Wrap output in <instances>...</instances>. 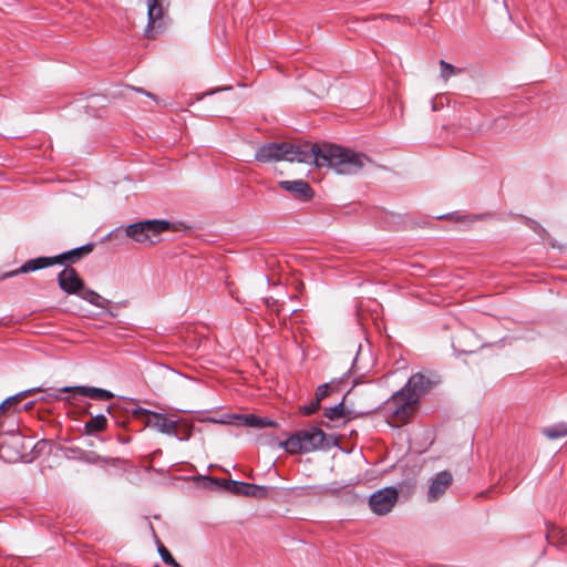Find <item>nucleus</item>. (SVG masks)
Wrapping results in <instances>:
<instances>
[{"mask_svg":"<svg viewBox=\"0 0 567 567\" xmlns=\"http://www.w3.org/2000/svg\"><path fill=\"white\" fill-rule=\"evenodd\" d=\"M378 19H380V20L385 19V20H393V21L395 20V21H396V20H399V17H396V16H383V14H381V16H379L378 18H375V20H378Z\"/></svg>","mask_w":567,"mask_h":567,"instance_id":"nucleus-28","label":"nucleus"},{"mask_svg":"<svg viewBox=\"0 0 567 567\" xmlns=\"http://www.w3.org/2000/svg\"><path fill=\"white\" fill-rule=\"evenodd\" d=\"M171 229V224L164 219H147L126 226L125 236L138 244L153 245L157 237Z\"/></svg>","mask_w":567,"mask_h":567,"instance_id":"nucleus-5","label":"nucleus"},{"mask_svg":"<svg viewBox=\"0 0 567 567\" xmlns=\"http://www.w3.org/2000/svg\"><path fill=\"white\" fill-rule=\"evenodd\" d=\"M225 487L236 495L250 496L256 498H266L268 496V488L266 486L239 482V481H225Z\"/></svg>","mask_w":567,"mask_h":567,"instance_id":"nucleus-12","label":"nucleus"},{"mask_svg":"<svg viewBox=\"0 0 567 567\" xmlns=\"http://www.w3.org/2000/svg\"><path fill=\"white\" fill-rule=\"evenodd\" d=\"M76 296L97 308L105 309L110 305V300L103 298L96 291L85 287V284L83 285L81 291L76 293Z\"/></svg>","mask_w":567,"mask_h":567,"instance_id":"nucleus-17","label":"nucleus"},{"mask_svg":"<svg viewBox=\"0 0 567 567\" xmlns=\"http://www.w3.org/2000/svg\"><path fill=\"white\" fill-rule=\"evenodd\" d=\"M163 0H147V25L145 28L146 38L152 39L163 31Z\"/></svg>","mask_w":567,"mask_h":567,"instance_id":"nucleus-9","label":"nucleus"},{"mask_svg":"<svg viewBox=\"0 0 567 567\" xmlns=\"http://www.w3.org/2000/svg\"><path fill=\"white\" fill-rule=\"evenodd\" d=\"M453 475L449 471H441L436 473L431 480L427 489V499L435 502L442 497L449 487L452 485Z\"/></svg>","mask_w":567,"mask_h":567,"instance_id":"nucleus-11","label":"nucleus"},{"mask_svg":"<svg viewBox=\"0 0 567 567\" xmlns=\"http://www.w3.org/2000/svg\"><path fill=\"white\" fill-rule=\"evenodd\" d=\"M238 419L243 421L244 425L249 426V427L262 429L266 426L275 425L274 421H271L267 417H260V416H257L254 414L241 415V416H238Z\"/></svg>","mask_w":567,"mask_h":567,"instance_id":"nucleus-19","label":"nucleus"},{"mask_svg":"<svg viewBox=\"0 0 567 567\" xmlns=\"http://www.w3.org/2000/svg\"><path fill=\"white\" fill-rule=\"evenodd\" d=\"M289 142H290V143H293V142H296V141H295V140H290Z\"/></svg>","mask_w":567,"mask_h":567,"instance_id":"nucleus-31","label":"nucleus"},{"mask_svg":"<svg viewBox=\"0 0 567 567\" xmlns=\"http://www.w3.org/2000/svg\"><path fill=\"white\" fill-rule=\"evenodd\" d=\"M107 427V419L104 414H96L92 416L84 424V433L86 435H92L97 432H102Z\"/></svg>","mask_w":567,"mask_h":567,"instance_id":"nucleus-18","label":"nucleus"},{"mask_svg":"<svg viewBox=\"0 0 567 567\" xmlns=\"http://www.w3.org/2000/svg\"><path fill=\"white\" fill-rule=\"evenodd\" d=\"M399 492L394 486L384 487L373 493L369 498V506L377 515H385L395 505Z\"/></svg>","mask_w":567,"mask_h":567,"instance_id":"nucleus-8","label":"nucleus"},{"mask_svg":"<svg viewBox=\"0 0 567 567\" xmlns=\"http://www.w3.org/2000/svg\"><path fill=\"white\" fill-rule=\"evenodd\" d=\"M93 249H94V244L90 243V244L73 248L69 251H64L56 256L33 258V259L27 260L19 268L3 274L1 276V278L4 279V278L17 276L19 274L37 271L40 269L51 267L53 265L75 264L76 261L82 259L84 256L92 252Z\"/></svg>","mask_w":567,"mask_h":567,"instance_id":"nucleus-2","label":"nucleus"},{"mask_svg":"<svg viewBox=\"0 0 567 567\" xmlns=\"http://www.w3.org/2000/svg\"><path fill=\"white\" fill-rule=\"evenodd\" d=\"M112 409H113L112 405H109L107 409H106L107 413L111 414L112 413Z\"/></svg>","mask_w":567,"mask_h":567,"instance_id":"nucleus-30","label":"nucleus"},{"mask_svg":"<svg viewBox=\"0 0 567 567\" xmlns=\"http://www.w3.org/2000/svg\"><path fill=\"white\" fill-rule=\"evenodd\" d=\"M70 451L73 453V458L89 464H96L101 458L97 454L93 452H86L81 449H71Z\"/></svg>","mask_w":567,"mask_h":567,"instance_id":"nucleus-22","label":"nucleus"},{"mask_svg":"<svg viewBox=\"0 0 567 567\" xmlns=\"http://www.w3.org/2000/svg\"><path fill=\"white\" fill-rule=\"evenodd\" d=\"M27 440L19 433H9L0 437V458L7 463H17L28 456Z\"/></svg>","mask_w":567,"mask_h":567,"instance_id":"nucleus-6","label":"nucleus"},{"mask_svg":"<svg viewBox=\"0 0 567 567\" xmlns=\"http://www.w3.org/2000/svg\"><path fill=\"white\" fill-rule=\"evenodd\" d=\"M56 280L60 289L68 295H76L84 285V280L80 277L76 269L71 266H66L60 271Z\"/></svg>","mask_w":567,"mask_h":567,"instance_id":"nucleus-10","label":"nucleus"},{"mask_svg":"<svg viewBox=\"0 0 567 567\" xmlns=\"http://www.w3.org/2000/svg\"><path fill=\"white\" fill-rule=\"evenodd\" d=\"M62 393H69L70 398L82 395L100 401H109L114 398V394L109 390L85 385L63 386L61 389L54 390L52 393H49V396H52L56 400H63L61 396Z\"/></svg>","mask_w":567,"mask_h":567,"instance_id":"nucleus-7","label":"nucleus"},{"mask_svg":"<svg viewBox=\"0 0 567 567\" xmlns=\"http://www.w3.org/2000/svg\"><path fill=\"white\" fill-rule=\"evenodd\" d=\"M158 554L166 565H169L172 567H181L179 564L172 556L169 550L162 543H158Z\"/></svg>","mask_w":567,"mask_h":567,"instance_id":"nucleus-24","label":"nucleus"},{"mask_svg":"<svg viewBox=\"0 0 567 567\" xmlns=\"http://www.w3.org/2000/svg\"><path fill=\"white\" fill-rule=\"evenodd\" d=\"M279 187L291 193L299 200H309L313 197V190L303 179L280 181Z\"/></svg>","mask_w":567,"mask_h":567,"instance_id":"nucleus-14","label":"nucleus"},{"mask_svg":"<svg viewBox=\"0 0 567 567\" xmlns=\"http://www.w3.org/2000/svg\"><path fill=\"white\" fill-rule=\"evenodd\" d=\"M329 394V384L324 383L317 388L315 393V400H318V402L321 403V401L327 398Z\"/></svg>","mask_w":567,"mask_h":567,"instance_id":"nucleus-26","label":"nucleus"},{"mask_svg":"<svg viewBox=\"0 0 567 567\" xmlns=\"http://www.w3.org/2000/svg\"><path fill=\"white\" fill-rule=\"evenodd\" d=\"M145 425L156 429L163 434L177 435V421L172 420L162 413H152V416L145 420Z\"/></svg>","mask_w":567,"mask_h":567,"instance_id":"nucleus-15","label":"nucleus"},{"mask_svg":"<svg viewBox=\"0 0 567 567\" xmlns=\"http://www.w3.org/2000/svg\"><path fill=\"white\" fill-rule=\"evenodd\" d=\"M542 434L548 440H557L567 436V423H557L542 429Z\"/></svg>","mask_w":567,"mask_h":567,"instance_id":"nucleus-20","label":"nucleus"},{"mask_svg":"<svg viewBox=\"0 0 567 567\" xmlns=\"http://www.w3.org/2000/svg\"><path fill=\"white\" fill-rule=\"evenodd\" d=\"M282 446L290 454H306L316 450H326L331 446L326 433L318 426L296 431Z\"/></svg>","mask_w":567,"mask_h":567,"instance_id":"nucleus-3","label":"nucleus"},{"mask_svg":"<svg viewBox=\"0 0 567 567\" xmlns=\"http://www.w3.org/2000/svg\"><path fill=\"white\" fill-rule=\"evenodd\" d=\"M365 157L340 144H261L255 154L260 163L297 162L328 166L339 174H354L363 167Z\"/></svg>","mask_w":567,"mask_h":567,"instance_id":"nucleus-1","label":"nucleus"},{"mask_svg":"<svg viewBox=\"0 0 567 567\" xmlns=\"http://www.w3.org/2000/svg\"><path fill=\"white\" fill-rule=\"evenodd\" d=\"M320 408V402H318V400H312L309 404H306L300 408L302 414L305 415H311L313 414L315 412H317Z\"/></svg>","mask_w":567,"mask_h":567,"instance_id":"nucleus-25","label":"nucleus"},{"mask_svg":"<svg viewBox=\"0 0 567 567\" xmlns=\"http://www.w3.org/2000/svg\"><path fill=\"white\" fill-rule=\"evenodd\" d=\"M439 64L441 69L440 76L444 82H447L452 76L462 73V69L454 66L445 60H440Z\"/></svg>","mask_w":567,"mask_h":567,"instance_id":"nucleus-21","label":"nucleus"},{"mask_svg":"<svg viewBox=\"0 0 567 567\" xmlns=\"http://www.w3.org/2000/svg\"><path fill=\"white\" fill-rule=\"evenodd\" d=\"M37 389H30L22 391L20 393H17L12 396L7 398L1 404H0V414H4L6 412L12 411V412H20L22 410L28 411L31 410L34 405V402H28L23 405V408H19V403L25 399L31 393L35 392Z\"/></svg>","mask_w":567,"mask_h":567,"instance_id":"nucleus-16","label":"nucleus"},{"mask_svg":"<svg viewBox=\"0 0 567 567\" xmlns=\"http://www.w3.org/2000/svg\"><path fill=\"white\" fill-rule=\"evenodd\" d=\"M432 110L433 111H437L439 110V106H437L435 101H432Z\"/></svg>","mask_w":567,"mask_h":567,"instance_id":"nucleus-29","label":"nucleus"},{"mask_svg":"<svg viewBox=\"0 0 567 567\" xmlns=\"http://www.w3.org/2000/svg\"><path fill=\"white\" fill-rule=\"evenodd\" d=\"M323 415L329 420H337L344 416L343 402L336 404L334 406L326 408Z\"/></svg>","mask_w":567,"mask_h":567,"instance_id":"nucleus-23","label":"nucleus"},{"mask_svg":"<svg viewBox=\"0 0 567 567\" xmlns=\"http://www.w3.org/2000/svg\"><path fill=\"white\" fill-rule=\"evenodd\" d=\"M419 402L403 386L392 394L381 406V412L389 423L404 424L415 413Z\"/></svg>","mask_w":567,"mask_h":567,"instance_id":"nucleus-4","label":"nucleus"},{"mask_svg":"<svg viewBox=\"0 0 567 567\" xmlns=\"http://www.w3.org/2000/svg\"><path fill=\"white\" fill-rule=\"evenodd\" d=\"M436 383V380L431 379L429 375L424 373H415L408 380L404 388L419 402L420 399L430 390H432Z\"/></svg>","mask_w":567,"mask_h":567,"instance_id":"nucleus-13","label":"nucleus"},{"mask_svg":"<svg viewBox=\"0 0 567 567\" xmlns=\"http://www.w3.org/2000/svg\"><path fill=\"white\" fill-rule=\"evenodd\" d=\"M152 413H154V412L151 410L144 409V408H136L133 411V415L136 417L146 416V419H148L152 416Z\"/></svg>","mask_w":567,"mask_h":567,"instance_id":"nucleus-27","label":"nucleus"}]
</instances>
